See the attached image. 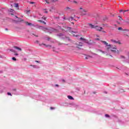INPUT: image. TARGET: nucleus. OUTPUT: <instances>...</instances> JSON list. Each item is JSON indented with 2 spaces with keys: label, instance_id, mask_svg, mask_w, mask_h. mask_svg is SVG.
<instances>
[{
  "label": "nucleus",
  "instance_id": "obj_17",
  "mask_svg": "<svg viewBox=\"0 0 129 129\" xmlns=\"http://www.w3.org/2000/svg\"><path fill=\"white\" fill-rule=\"evenodd\" d=\"M105 116L106 117H110V116H109L108 114H106L105 115Z\"/></svg>",
  "mask_w": 129,
  "mask_h": 129
},
{
  "label": "nucleus",
  "instance_id": "obj_41",
  "mask_svg": "<svg viewBox=\"0 0 129 129\" xmlns=\"http://www.w3.org/2000/svg\"><path fill=\"white\" fill-rule=\"evenodd\" d=\"M74 3L75 4H77V2H76V1H74Z\"/></svg>",
  "mask_w": 129,
  "mask_h": 129
},
{
  "label": "nucleus",
  "instance_id": "obj_12",
  "mask_svg": "<svg viewBox=\"0 0 129 129\" xmlns=\"http://www.w3.org/2000/svg\"><path fill=\"white\" fill-rule=\"evenodd\" d=\"M41 45H44V46H45V47H47V48H51V45H46V44H44V43H42V44ZM41 45H40V46H41Z\"/></svg>",
  "mask_w": 129,
  "mask_h": 129
},
{
  "label": "nucleus",
  "instance_id": "obj_42",
  "mask_svg": "<svg viewBox=\"0 0 129 129\" xmlns=\"http://www.w3.org/2000/svg\"><path fill=\"white\" fill-rule=\"evenodd\" d=\"M71 33H72V34H73V33H74V32L71 31Z\"/></svg>",
  "mask_w": 129,
  "mask_h": 129
},
{
  "label": "nucleus",
  "instance_id": "obj_9",
  "mask_svg": "<svg viewBox=\"0 0 129 129\" xmlns=\"http://www.w3.org/2000/svg\"><path fill=\"white\" fill-rule=\"evenodd\" d=\"M13 48H14V49H16V50H18V51H22V48L19 47L18 46H13Z\"/></svg>",
  "mask_w": 129,
  "mask_h": 129
},
{
  "label": "nucleus",
  "instance_id": "obj_52",
  "mask_svg": "<svg viewBox=\"0 0 129 129\" xmlns=\"http://www.w3.org/2000/svg\"><path fill=\"white\" fill-rule=\"evenodd\" d=\"M68 40H70L69 38H68Z\"/></svg>",
  "mask_w": 129,
  "mask_h": 129
},
{
  "label": "nucleus",
  "instance_id": "obj_25",
  "mask_svg": "<svg viewBox=\"0 0 129 129\" xmlns=\"http://www.w3.org/2000/svg\"><path fill=\"white\" fill-rule=\"evenodd\" d=\"M80 39V40H83V41H85V40H86L85 39H84L82 37H81Z\"/></svg>",
  "mask_w": 129,
  "mask_h": 129
},
{
  "label": "nucleus",
  "instance_id": "obj_16",
  "mask_svg": "<svg viewBox=\"0 0 129 129\" xmlns=\"http://www.w3.org/2000/svg\"><path fill=\"white\" fill-rule=\"evenodd\" d=\"M15 8H19V4L18 3L15 4Z\"/></svg>",
  "mask_w": 129,
  "mask_h": 129
},
{
  "label": "nucleus",
  "instance_id": "obj_8",
  "mask_svg": "<svg viewBox=\"0 0 129 129\" xmlns=\"http://www.w3.org/2000/svg\"><path fill=\"white\" fill-rule=\"evenodd\" d=\"M111 42H112L113 43H115L116 44H119V45H120L121 43L119 41H116L115 40L113 39H111Z\"/></svg>",
  "mask_w": 129,
  "mask_h": 129
},
{
  "label": "nucleus",
  "instance_id": "obj_46",
  "mask_svg": "<svg viewBox=\"0 0 129 129\" xmlns=\"http://www.w3.org/2000/svg\"><path fill=\"white\" fill-rule=\"evenodd\" d=\"M35 37H38V35H35Z\"/></svg>",
  "mask_w": 129,
  "mask_h": 129
},
{
  "label": "nucleus",
  "instance_id": "obj_3",
  "mask_svg": "<svg viewBox=\"0 0 129 129\" xmlns=\"http://www.w3.org/2000/svg\"><path fill=\"white\" fill-rule=\"evenodd\" d=\"M110 51L111 52H113V53H118V50H117V48L116 47V46H114V47H112V46H111L110 47Z\"/></svg>",
  "mask_w": 129,
  "mask_h": 129
},
{
  "label": "nucleus",
  "instance_id": "obj_4",
  "mask_svg": "<svg viewBox=\"0 0 129 129\" xmlns=\"http://www.w3.org/2000/svg\"><path fill=\"white\" fill-rule=\"evenodd\" d=\"M101 42L103 44H104V45H105L108 47L107 48V50H109V49H110V48H111L110 47H111V45L108 44V43L107 42H106V41H105L102 40Z\"/></svg>",
  "mask_w": 129,
  "mask_h": 129
},
{
  "label": "nucleus",
  "instance_id": "obj_11",
  "mask_svg": "<svg viewBox=\"0 0 129 129\" xmlns=\"http://www.w3.org/2000/svg\"><path fill=\"white\" fill-rule=\"evenodd\" d=\"M26 25H27V26H33V27H35V25L34 24H32V23H30L28 22H25Z\"/></svg>",
  "mask_w": 129,
  "mask_h": 129
},
{
  "label": "nucleus",
  "instance_id": "obj_38",
  "mask_svg": "<svg viewBox=\"0 0 129 129\" xmlns=\"http://www.w3.org/2000/svg\"><path fill=\"white\" fill-rule=\"evenodd\" d=\"M121 58H124V56H123V55H121Z\"/></svg>",
  "mask_w": 129,
  "mask_h": 129
},
{
  "label": "nucleus",
  "instance_id": "obj_15",
  "mask_svg": "<svg viewBox=\"0 0 129 129\" xmlns=\"http://www.w3.org/2000/svg\"><path fill=\"white\" fill-rule=\"evenodd\" d=\"M16 18H17V19H18V22H23L24 21V20H22L21 18H18V17L16 16Z\"/></svg>",
  "mask_w": 129,
  "mask_h": 129
},
{
  "label": "nucleus",
  "instance_id": "obj_44",
  "mask_svg": "<svg viewBox=\"0 0 129 129\" xmlns=\"http://www.w3.org/2000/svg\"><path fill=\"white\" fill-rule=\"evenodd\" d=\"M55 2H58V0H55Z\"/></svg>",
  "mask_w": 129,
  "mask_h": 129
},
{
  "label": "nucleus",
  "instance_id": "obj_22",
  "mask_svg": "<svg viewBox=\"0 0 129 129\" xmlns=\"http://www.w3.org/2000/svg\"><path fill=\"white\" fill-rule=\"evenodd\" d=\"M118 18H119V20L120 21H121V20H122V18H121V17L118 16Z\"/></svg>",
  "mask_w": 129,
  "mask_h": 129
},
{
  "label": "nucleus",
  "instance_id": "obj_7",
  "mask_svg": "<svg viewBox=\"0 0 129 129\" xmlns=\"http://www.w3.org/2000/svg\"><path fill=\"white\" fill-rule=\"evenodd\" d=\"M76 16H75V14H72L71 17L69 18L70 21L72 20H74V18H75Z\"/></svg>",
  "mask_w": 129,
  "mask_h": 129
},
{
  "label": "nucleus",
  "instance_id": "obj_33",
  "mask_svg": "<svg viewBox=\"0 0 129 129\" xmlns=\"http://www.w3.org/2000/svg\"><path fill=\"white\" fill-rule=\"evenodd\" d=\"M59 36L61 37V36H63V34L62 33H59Z\"/></svg>",
  "mask_w": 129,
  "mask_h": 129
},
{
  "label": "nucleus",
  "instance_id": "obj_50",
  "mask_svg": "<svg viewBox=\"0 0 129 129\" xmlns=\"http://www.w3.org/2000/svg\"><path fill=\"white\" fill-rule=\"evenodd\" d=\"M111 57H112V56H111V55H110Z\"/></svg>",
  "mask_w": 129,
  "mask_h": 129
},
{
  "label": "nucleus",
  "instance_id": "obj_23",
  "mask_svg": "<svg viewBox=\"0 0 129 129\" xmlns=\"http://www.w3.org/2000/svg\"><path fill=\"white\" fill-rule=\"evenodd\" d=\"M42 19L43 20H44V21H45V20L47 19V18H46V17H43L42 18Z\"/></svg>",
  "mask_w": 129,
  "mask_h": 129
},
{
  "label": "nucleus",
  "instance_id": "obj_35",
  "mask_svg": "<svg viewBox=\"0 0 129 129\" xmlns=\"http://www.w3.org/2000/svg\"><path fill=\"white\" fill-rule=\"evenodd\" d=\"M50 109H55V108L53 107H50Z\"/></svg>",
  "mask_w": 129,
  "mask_h": 129
},
{
  "label": "nucleus",
  "instance_id": "obj_20",
  "mask_svg": "<svg viewBox=\"0 0 129 129\" xmlns=\"http://www.w3.org/2000/svg\"><path fill=\"white\" fill-rule=\"evenodd\" d=\"M10 51H11V52H13V53H15V50H14V49H10Z\"/></svg>",
  "mask_w": 129,
  "mask_h": 129
},
{
  "label": "nucleus",
  "instance_id": "obj_36",
  "mask_svg": "<svg viewBox=\"0 0 129 129\" xmlns=\"http://www.w3.org/2000/svg\"><path fill=\"white\" fill-rule=\"evenodd\" d=\"M26 14H28V13H30V11H26Z\"/></svg>",
  "mask_w": 129,
  "mask_h": 129
},
{
  "label": "nucleus",
  "instance_id": "obj_10",
  "mask_svg": "<svg viewBox=\"0 0 129 129\" xmlns=\"http://www.w3.org/2000/svg\"><path fill=\"white\" fill-rule=\"evenodd\" d=\"M96 52L98 53V52H101L103 54H105V52L102 51L101 49H96Z\"/></svg>",
  "mask_w": 129,
  "mask_h": 129
},
{
  "label": "nucleus",
  "instance_id": "obj_39",
  "mask_svg": "<svg viewBox=\"0 0 129 129\" xmlns=\"http://www.w3.org/2000/svg\"><path fill=\"white\" fill-rule=\"evenodd\" d=\"M35 62H36V63H40V61H39L38 60H35Z\"/></svg>",
  "mask_w": 129,
  "mask_h": 129
},
{
  "label": "nucleus",
  "instance_id": "obj_34",
  "mask_svg": "<svg viewBox=\"0 0 129 129\" xmlns=\"http://www.w3.org/2000/svg\"><path fill=\"white\" fill-rule=\"evenodd\" d=\"M90 57V56H88L85 57V59H88V58H89Z\"/></svg>",
  "mask_w": 129,
  "mask_h": 129
},
{
  "label": "nucleus",
  "instance_id": "obj_47",
  "mask_svg": "<svg viewBox=\"0 0 129 129\" xmlns=\"http://www.w3.org/2000/svg\"><path fill=\"white\" fill-rule=\"evenodd\" d=\"M103 33H105V31H103Z\"/></svg>",
  "mask_w": 129,
  "mask_h": 129
},
{
  "label": "nucleus",
  "instance_id": "obj_2",
  "mask_svg": "<svg viewBox=\"0 0 129 129\" xmlns=\"http://www.w3.org/2000/svg\"><path fill=\"white\" fill-rule=\"evenodd\" d=\"M89 26L90 28H91V29H95L96 31H99V32H100L101 30L103 29L102 27H100L98 26H95L91 24H89Z\"/></svg>",
  "mask_w": 129,
  "mask_h": 129
},
{
  "label": "nucleus",
  "instance_id": "obj_18",
  "mask_svg": "<svg viewBox=\"0 0 129 129\" xmlns=\"http://www.w3.org/2000/svg\"><path fill=\"white\" fill-rule=\"evenodd\" d=\"M12 60L14 61H17V58H16V57H12Z\"/></svg>",
  "mask_w": 129,
  "mask_h": 129
},
{
  "label": "nucleus",
  "instance_id": "obj_1",
  "mask_svg": "<svg viewBox=\"0 0 129 129\" xmlns=\"http://www.w3.org/2000/svg\"><path fill=\"white\" fill-rule=\"evenodd\" d=\"M79 12L81 16H88L90 17L91 13L88 12V10L86 9H83L82 7L79 8Z\"/></svg>",
  "mask_w": 129,
  "mask_h": 129
},
{
  "label": "nucleus",
  "instance_id": "obj_29",
  "mask_svg": "<svg viewBox=\"0 0 129 129\" xmlns=\"http://www.w3.org/2000/svg\"><path fill=\"white\" fill-rule=\"evenodd\" d=\"M45 2L46 3V4H50V2H49L48 1L45 0Z\"/></svg>",
  "mask_w": 129,
  "mask_h": 129
},
{
  "label": "nucleus",
  "instance_id": "obj_32",
  "mask_svg": "<svg viewBox=\"0 0 129 129\" xmlns=\"http://www.w3.org/2000/svg\"><path fill=\"white\" fill-rule=\"evenodd\" d=\"M44 13L45 14H48V11H45L44 12Z\"/></svg>",
  "mask_w": 129,
  "mask_h": 129
},
{
  "label": "nucleus",
  "instance_id": "obj_31",
  "mask_svg": "<svg viewBox=\"0 0 129 129\" xmlns=\"http://www.w3.org/2000/svg\"><path fill=\"white\" fill-rule=\"evenodd\" d=\"M119 91H120V92H119V93H120V92H123V90H121V89L119 90Z\"/></svg>",
  "mask_w": 129,
  "mask_h": 129
},
{
  "label": "nucleus",
  "instance_id": "obj_14",
  "mask_svg": "<svg viewBox=\"0 0 129 129\" xmlns=\"http://www.w3.org/2000/svg\"><path fill=\"white\" fill-rule=\"evenodd\" d=\"M120 13H121L122 12H123V14H124L125 13H126V12H128V10H121L119 11Z\"/></svg>",
  "mask_w": 129,
  "mask_h": 129
},
{
  "label": "nucleus",
  "instance_id": "obj_49",
  "mask_svg": "<svg viewBox=\"0 0 129 129\" xmlns=\"http://www.w3.org/2000/svg\"><path fill=\"white\" fill-rule=\"evenodd\" d=\"M11 15H14V14H11Z\"/></svg>",
  "mask_w": 129,
  "mask_h": 129
},
{
  "label": "nucleus",
  "instance_id": "obj_27",
  "mask_svg": "<svg viewBox=\"0 0 129 129\" xmlns=\"http://www.w3.org/2000/svg\"><path fill=\"white\" fill-rule=\"evenodd\" d=\"M37 22H39L40 23H43V21L42 20H37Z\"/></svg>",
  "mask_w": 129,
  "mask_h": 129
},
{
  "label": "nucleus",
  "instance_id": "obj_24",
  "mask_svg": "<svg viewBox=\"0 0 129 129\" xmlns=\"http://www.w3.org/2000/svg\"><path fill=\"white\" fill-rule=\"evenodd\" d=\"M30 66H32V67H33V68H36V66L35 65H30Z\"/></svg>",
  "mask_w": 129,
  "mask_h": 129
},
{
  "label": "nucleus",
  "instance_id": "obj_37",
  "mask_svg": "<svg viewBox=\"0 0 129 129\" xmlns=\"http://www.w3.org/2000/svg\"><path fill=\"white\" fill-rule=\"evenodd\" d=\"M15 56H19V54L18 53H15Z\"/></svg>",
  "mask_w": 129,
  "mask_h": 129
},
{
  "label": "nucleus",
  "instance_id": "obj_5",
  "mask_svg": "<svg viewBox=\"0 0 129 129\" xmlns=\"http://www.w3.org/2000/svg\"><path fill=\"white\" fill-rule=\"evenodd\" d=\"M64 11H66V12H68L69 13H70V12H72L73 10H72V9L70 8V7H67L64 8Z\"/></svg>",
  "mask_w": 129,
  "mask_h": 129
},
{
  "label": "nucleus",
  "instance_id": "obj_19",
  "mask_svg": "<svg viewBox=\"0 0 129 129\" xmlns=\"http://www.w3.org/2000/svg\"><path fill=\"white\" fill-rule=\"evenodd\" d=\"M40 28H42V29H44L45 30H48V29H47V28H45L43 26H40Z\"/></svg>",
  "mask_w": 129,
  "mask_h": 129
},
{
  "label": "nucleus",
  "instance_id": "obj_45",
  "mask_svg": "<svg viewBox=\"0 0 129 129\" xmlns=\"http://www.w3.org/2000/svg\"><path fill=\"white\" fill-rule=\"evenodd\" d=\"M5 30H6V31H8V29H7V28H6Z\"/></svg>",
  "mask_w": 129,
  "mask_h": 129
},
{
  "label": "nucleus",
  "instance_id": "obj_30",
  "mask_svg": "<svg viewBox=\"0 0 129 129\" xmlns=\"http://www.w3.org/2000/svg\"><path fill=\"white\" fill-rule=\"evenodd\" d=\"M29 3L31 5H34V4H35V2H30Z\"/></svg>",
  "mask_w": 129,
  "mask_h": 129
},
{
  "label": "nucleus",
  "instance_id": "obj_28",
  "mask_svg": "<svg viewBox=\"0 0 129 129\" xmlns=\"http://www.w3.org/2000/svg\"><path fill=\"white\" fill-rule=\"evenodd\" d=\"M123 31H126V32H128V29H123Z\"/></svg>",
  "mask_w": 129,
  "mask_h": 129
},
{
  "label": "nucleus",
  "instance_id": "obj_51",
  "mask_svg": "<svg viewBox=\"0 0 129 129\" xmlns=\"http://www.w3.org/2000/svg\"><path fill=\"white\" fill-rule=\"evenodd\" d=\"M72 24H74V23H72Z\"/></svg>",
  "mask_w": 129,
  "mask_h": 129
},
{
  "label": "nucleus",
  "instance_id": "obj_13",
  "mask_svg": "<svg viewBox=\"0 0 129 129\" xmlns=\"http://www.w3.org/2000/svg\"><path fill=\"white\" fill-rule=\"evenodd\" d=\"M68 98H69V99H71V100H74V98H73V97H72L71 96H68Z\"/></svg>",
  "mask_w": 129,
  "mask_h": 129
},
{
  "label": "nucleus",
  "instance_id": "obj_21",
  "mask_svg": "<svg viewBox=\"0 0 129 129\" xmlns=\"http://www.w3.org/2000/svg\"><path fill=\"white\" fill-rule=\"evenodd\" d=\"M118 30L119 31V30H121L122 31H123V29H122V28H121V27H119L118 28Z\"/></svg>",
  "mask_w": 129,
  "mask_h": 129
},
{
  "label": "nucleus",
  "instance_id": "obj_43",
  "mask_svg": "<svg viewBox=\"0 0 129 129\" xmlns=\"http://www.w3.org/2000/svg\"><path fill=\"white\" fill-rule=\"evenodd\" d=\"M55 86H57V87H58V86H59V85H55Z\"/></svg>",
  "mask_w": 129,
  "mask_h": 129
},
{
  "label": "nucleus",
  "instance_id": "obj_48",
  "mask_svg": "<svg viewBox=\"0 0 129 129\" xmlns=\"http://www.w3.org/2000/svg\"><path fill=\"white\" fill-rule=\"evenodd\" d=\"M32 35H34V36H35V34L34 33H33Z\"/></svg>",
  "mask_w": 129,
  "mask_h": 129
},
{
  "label": "nucleus",
  "instance_id": "obj_6",
  "mask_svg": "<svg viewBox=\"0 0 129 129\" xmlns=\"http://www.w3.org/2000/svg\"><path fill=\"white\" fill-rule=\"evenodd\" d=\"M83 44L82 42H80L79 44H77V48H79V49H81V47H82Z\"/></svg>",
  "mask_w": 129,
  "mask_h": 129
},
{
  "label": "nucleus",
  "instance_id": "obj_40",
  "mask_svg": "<svg viewBox=\"0 0 129 129\" xmlns=\"http://www.w3.org/2000/svg\"><path fill=\"white\" fill-rule=\"evenodd\" d=\"M42 23L43 24H44V25H46V22H45V21H43Z\"/></svg>",
  "mask_w": 129,
  "mask_h": 129
},
{
  "label": "nucleus",
  "instance_id": "obj_26",
  "mask_svg": "<svg viewBox=\"0 0 129 129\" xmlns=\"http://www.w3.org/2000/svg\"><path fill=\"white\" fill-rule=\"evenodd\" d=\"M7 94L8 95H10L11 96H12V94H11V93L10 92L7 93Z\"/></svg>",
  "mask_w": 129,
  "mask_h": 129
}]
</instances>
